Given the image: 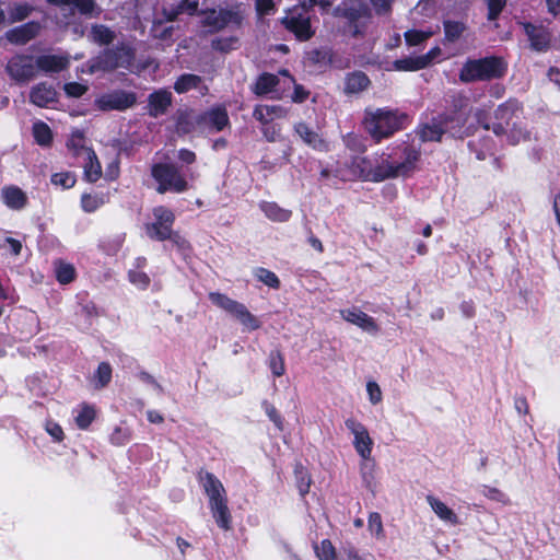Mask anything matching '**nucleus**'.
Here are the masks:
<instances>
[{
	"label": "nucleus",
	"mask_w": 560,
	"mask_h": 560,
	"mask_svg": "<svg viewBox=\"0 0 560 560\" xmlns=\"http://www.w3.org/2000/svg\"><path fill=\"white\" fill-rule=\"evenodd\" d=\"M45 431L51 436L55 442H61L65 439V433L59 423L54 420L45 422Z\"/></svg>",
	"instance_id": "nucleus-57"
},
{
	"label": "nucleus",
	"mask_w": 560,
	"mask_h": 560,
	"mask_svg": "<svg viewBox=\"0 0 560 560\" xmlns=\"http://www.w3.org/2000/svg\"><path fill=\"white\" fill-rule=\"evenodd\" d=\"M84 176L90 183L97 182L102 176L101 163L93 150H85L84 158Z\"/></svg>",
	"instance_id": "nucleus-31"
},
{
	"label": "nucleus",
	"mask_w": 560,
	"mask_h": 560,
	"mask_svg": "<svg viewBox=\"0 0 560 560\" xmlns=\"http://www.w3.org/2000/svg\"><path fill=\"white\" fill-rule=\"evenodd\" d=\"M370 85V79L361 71L350 73L346 78L345 92L347 94H358L363 92Z\"/></svg>",
	"instance_id": "nucleus-32"
},
{
	"label": "nucleus",
	"mask_w": 560,
	"mask_h": 560,
	"mask_svg": "<svg viewBox=\"0 0 560 560\" xmlns=\"http://www.w3.org/2000/svg\"><path fill=\"white\" fill-rule=\"evenodd\" d=\"M74 268L70 264L59 262L56 266V277L61 284H68L74 279Z\"/></svg>",
	"instance_id": "nucleus-49"
},
{
	"label": "nucleus",
	"mask_w": 560,
	"mask_h": 560,
	"mask_svg": "<svg viewBox=\"0 0 560 560\" xmlns=\"http://www.w3.org/2000/svg\"><path fill=\"white\" fill-rule=\"evenodd\" d=\"M135 52L129 45L121 44L115 49H106L96 58L89 60L78 69L82 73L94 74L98 71H112L117 68L128 69L133 61Z\"/></svg>",
	"instance_id": "nucleus-5"
},
{
	"label": "nucleus",
	"mask_w": 560,
	"mask_h": 560,
	"mask_svg": "<svg viewBox=\"0 0 560 560\" xmlns=\"http://www.w3.org/2000/svg\"><path fill=\"white\" fill-rule=\"evenodd\" d=\"M36 68L32 57L16 55L8 61L7 72L13 80L26 82L35 75Z\"/></svg>",
	"instance_id": "nucleus-17"
},
{
	"label": "nucleus",
	"mask_w": 560,
	"mask_h": 560,
	"mask_svg": "<svg viewBox=\"0 0 560 560\" xmlns=\"http://www.w3.org/2000/svg\"><path fill=\"white\" fill-rule=\"evenodd\" d=\"M476 126L483 128L485 130H491L492 131V122H490V115L489 113L483 108H477L474 114Z\"/></svg>",
	"instance_id": "nucleus-58"
},
{
	"label": "nucleus",
	"mask_w": 560,
	"mask_h": 560,
	"mask_svg": "<svg viewBox=\"0 0 560 560\" xmlns=\"http://www.w3.org/2000/svg\"><path fill=\"white\" fill-rule=\"evenodd\" d=\"M294 131L300 139L312 149L319 152H326L329 150L328 143L323 139V137L305 122L295 124Z\"/></svg>",
	"instance_id": "nucleus-21"
},
{
	"label": "nucleus",
	"mask_w": 560,
	"mask_h": 560,
	"mask_svg": "<svg viewBox=\"0 0 560 560\" xmlns=\"http://www.w3.org/2000/svg\"><path fill=\"white\" fill-rule=\"evenodd\" d=\"M50 182L55 186L68 189L74 186L75 176L70 172L55 173L51 175Z\"/></svg>",
	"instance_id": "nucleus-50"
},
{
	"label": "nucleus",
	"mask_w": 560,
	"mask_h": 560,
	"mask_svg": "<svg viewBox=\"0 0 560 560\" xmlns=\"http://www.w3.org/2000/svg\"><path fill=\"white\" fill-rule=\"evenodd\" d=\"M200 482L209 498V505L219 527L229 529L231 514L226 504L225 490L221 481L211 472L200 475Z\"/></svg>",
	"instance_id": "nucleus-6"
},
{
	"label": "nucleus",
	"mask_w": 560,
	"mask_h": 560,
	"mask_svg": "<svg viewBox=\"0 0 560 560\" xmlns=\"http://www.w3.org/2000/svg\"><path fill=\"white\" fill-rule=\"evenodd\" d=\"M238 38L235 36L217 37L212 40V48L221 52H229L237 48Z\"/></svg>",
	"instance_id": "nucleus-44"
},
{
	"label": "nucleus",
	"mask_w": 560,
	"mask_h": 560,
	"mask_svg": "<svg viewBox=\"0 0 560 560\" xmlns=\"http://www.w3.org/2000/svg\"><path fill=\"white\" fill-rule=\"evenodd\" d=\"M255 277L269 288L278 289L280 287V280L277 275L266 268H257L255 270Z\"/></svg>",
	"instance_id": "nucleus-48"
},
{
	"label": "nucleus",
	"mask_w": 560,
	"mask_h": 560,
	"mask_svg": "<svg viewBox=\"0 0 560 560\" xmlns=\"http://www.w3.org/2000/svg\"><path fill=\"white\" fill-rule=\"evenodd\" d=\"M442 55V50L440 47L435 46L430 49L427 54L422 55V68H425L433 63L438 57Z\"/></svg>",
	"instance_id": "nucleus-64"
},
{
	"label": "nucleus",
	"mask_w": 560,
	"mask_h": 560,
	"mask_svg": "<svg viewBox=\"0 0 560 560\" xmlns=\"http://www.w3.org/2000/svg\"><path fill=\"white\" fill-rule=\"evenodd\" d=\"M91 39L100 45H108L115 38V33L105 25H94L91 30Z\"/></svg>",
	"instance_id": "nucleus-39"
},
{
	"label": "nucleus",
	"mask_w": 560,
	"mask_h": 560,
	"mask_svg": "<svg viewBox=\"0 0 560 560\" xmlns=\"http://www.w3.org/2000/svg\"><path fill=\"white\" fill-rule=\"evenodd\" d=\"M30 101L38 107H49L57 102V91L47 82L38 83L32 88Z\"/></svg>",
	"instance_id": "nucleus-22"
},
{
	"label": "nucleus",
	"mask_w": 560,
	"mask_h": 560,
	"mask_svg": "<svg viewBox=\"0 0 560 560\" xmlns=\"http://www.w3.org/2000/svg\"><path fill=\"white\" fill-rule=\"evenodd\" d=\"M67 145L74 154L83 153L85 155V150H91L85 147V139L83 132L80 130L72 131Z\"/></svg>",
	"instance_id": "nucleus-45"
},
{
	"label": "nucleus",
	"mask_w": 560,
	"mask_h": 560,
	"mask_svg": "<svg viewBox=\"0 0 560 560\" xmlns=\"http://www.w3.org/2000/svg\"><path fill=\"white\" fill-rule=\"evenodd\" d=\"M253 116L262 125L269 124L272 120L269 115V109L265 105H257L254 109Z\"/></svg>",
	"instance_id": "nucleus-62"
},
{
	"label": "nucleus",
	"mask_w": 560,
	"mask_h": 560,
	"mask_svg": "<svg viewBox=\"0 0 560 560\" xmlns=\"http://www.w3.org/2000/svg\"><path fill=\"white\" fill-rule=\"evenodd\" d=\"M524 106L521 101L510 97L493 110L492 132L497 137H506L511 145L529 139V132L523 126Z\"/></svg>",
	"instance_id": "nucleus-2"
},
{
	"label": "nucleus",
	"mask_w": 560,
	"mask_h": 560,
	"mask_svg": "<svg viewBox=\"0 0 560 560\" xmlns=\"http://www.w3.org/2000/svg\"><path fill=\"white\" fill-rule=\"evenodd\" d=\"M368 527L372 535L381 537L383 535L382 517L378 513L373 512L369 515Z\"/></svg>",
	"instance_id": "nucleus-56"
},
{
	"label": "nucleus",
	"mask_w": 560,
	"mask_h": 560,
	"mask_svg": "<svg viewBox=\"0 0 560 560\" xmlns=\"http://www.w3.org/2000/svg\"><path fill=\"white\" fill-rule=\"evenodd\" d=\"M128 279L132 285L139 290L148 289L151 280L143 270L130 269L128 271Z\"/></svg>",
	"instance_id": "nucleus-47"
},
{
	"label": "nucleus",
	"mask_w": 560,
	"mask_h": 560,
	"mask_svg": "<svg viewBox=\"0 0 560 560\" xmlns=\"http://www.w3.org/2000/svg\"><path fill=\"white\" fill-rule=\"evenodd\" d=\"M153 222L145 224L147 235L156 241H164L172 236L175 215L172 210L159 206L153 209Z\"/></svg>",
	"instance_id": "nucleus-12"
},
{
	"label": "nucleus",
	"mask_w": 560,
	"mask_h": 560,
	"mask_svg": "<svg viewBox=\"0 0 560 560\" xmlns=\"http://www.w3.org/2000/svg\"><path fill=\"white\" fill-rule=\"evenodd\" d=\"M340 315L346 322L358 326L369 334H376L378 331V326L374 318L358 307L341 310Z\"/></svg>",
	"instance_id": "nucleus-20"
},
{
	"label": "nucleus",
	"mask_w": 560,
	"mask_h": 560,
	"mask_svg": "<svg viewBox=\"0 0 560 560\" xmlns=\"http://www.w3.org/2000/svg\"><path fill=\"white\" fill-rule=\"evenodd\" d=\"M198 7L199 0H180L176 4L163 8V15L167 21H173L180 14H196L198 12Z\"/></svg>",
	"instance_id": "nucleus-26"
},
{
	"label": "nucleus",
	"mask_w": 560,
	"mask_h": 560,
	"mask_svg": "<svg viewBox=\"0 0 560 560\" xmlns=\"http://www.w3.org/2000/svg\"><path fill=\"white\" fill-rule=\"evenodd\" d=\"M261 131H262L264 137L269 142H275V141L279 140V138H280V128L277 125L266 124V125H264Z\"/></svg>",
	"instance_id": "nucleus-61"
},
{
	"label": "nucleus",
	"mask_w": 560,
	"mask_h": 560,
	"mask_svg": "<svg viewBox=\"0 0 560 560\" xmlns=\"http://www.w3.org/2000/svg\"><path fill=\"white\" fill-rule=\"evenodd\" d=\"M470 109L459 106L454 107L450 112H445L439 115L440 122L443 124L444 131L452 138L464 139L475 135L477 126L475 124H468Z\"/></svg>",
	"instance_id": "nucleus-10"
},
{
	"label": "nucleus",
	"mask_w": 560,
	"mask_h": 560,
	"mask_svg": "<svg viewBox=\"0 0 560 560\" xmlns=\"http://www.w3.org/2000/svg\"><path fill=\"white\" fill-rule=\"evenodd\" d=\"M427 501L440 520L452 525L458 524V516L456 515V513L440 499L433 495H428Z\"/></svg>",
	"instance_id": "nucleus-30"
},
{
	"label": "nucleus",
	"mask_w": 560,
	"mask_h": 560,
	"mask_svg": "<svg viewBox=\"0 0 560 560\" xmlns=\"http://www.w3.org/2000/svg\"><path fill=\"white\" fill-rule=\"evenodd\" d=\"M439 120L440 117L436 116L432 119L431 124L422 125V142L441 141L442 136L446 135L443 124Z\"/></svg>",
	"instance_id": "nucleus-34"
},
{
	"label": "nucleus",
	"mask_w": 560,
	"mask_h": 560,
	"mask_svg": "<svg viewBox=\"0 0 560 560\" xmlns=\"http://www.w3.org/2000/svg\"><path fill=\"white\" fill-rule=\"evenodd\" d=\"M366 392L371 404L376 405L382 401V390L376 382L369 381L366 383Z\"/></svg>",
	"instance_id": "nucleus-60"
},
{
	"label": "nucleus",
	"mask_w": 560,
	"mask_h": 560,
	"mask_svg": "<svg viewBox=\"0 0 560 560\" xmlns=\"http://www.w3.org/2000/svg\"><path fill=\"white\" fill-rule=\"evenodd\" d=\"M383 69L386 71H417L420 69V56L415 50L393 62H386Z\"/></svg>",
	"instance_id": "nucleus-27"
},
{
	"label": "nucleus",
	"mask_w": 560,
	"mask_h": 560,
	"mask_svg": "<svg viewBox=\"0 0 560 560\" xmlns=\"http://www.w3.org/2000/svg\"><path fill=\"white\" fill-rule=\"evenodd\" d=\"M107 202L104 194H84L81 197V207L85 212H94Z\"/></svg>",
	"instance_id": "nucleus-38"
},
{
	"label": "nucleus",
	"mask_w": 560,
	"mask_h": 560,
	"mask_svg": "<svg viewBox=\"0 0 560 560\" xmlns=\"http://www.w3.org/2000/svg\"><path fill=\"white\" fill-rule=\"evenodd\" d=\"M33 137L35 142L40 147H48L52 141V131L50 127L42 121L37 120L33 124L32 127Z\"/></svg>",
	"instance_id": "nucleus-36"
},
{
	"label": "nucleus",
	"mask_w": 560,
	"mask_h": 560,
	"mask_svg": "<svg viewBox=\"0 0 560 560\" xmlns=\"http://www.w3.org/2000/svg\"><path fill=\"white\" fill-rule=\"evenodd\" d=\"M282 23L299 40H307L314 35L310 13L304 7L289 10L282 19Z\"/></svg>",
	"instance_id": "nucleus-13"
},
{
	"label": "nucleus",
	"mask_w": 560,
	"mask_h": 560,
	"mask_svg": "<svg viewBox=\"0 0 560 560\" xmlns=\"http://www.w3.org/2000/svg\"><path fill=\"white\" fill-rule=\"evenodd\" d=\"M508 69V62L500 56L468 58L460 68L458 78L463 83L492 81L505 77Z\"/></svg>",
	"instance_id": "nucleus-4"
},
{
	"label": "nucleus",
	"mask_w": 560,
	"mask_h": 560,
	"mask_svg": "<svg viewBox=\"0 0 560 560\" xmlns=\"http://www.w3.org/2000/svg\"><path fill=\"white\" fill-rule=\"evenodd\" d=\"M203 26L210 27L211 31H220L225 27L237 28L242 25L246 7L243 3H235L221 8L220 10H208L202 12Z\"/></svg>",
	"instance_id": "nucleus-8"
},
{
	"label": "nucleus",
	"mask_w": 560,
	"mask_h": 560,
	"mask_svg": "<svg viewBox=\"0 0 560 560\" xmlns=\"http://www.w3.org/2000/svg\"><path fill=\"white\" fill-rule=\"evenodd\" d=\"M314 551L318 560H337L336 549L329 539L314 544Z\"/></svg>",
	"instance_id": "nucleus-41"
},
{
	"label": "nucleus",
	"mask_w": 560,
	"mask_h": 560,
	"mask_svg": "<svg viewBox=\"0 0 560 560\" xmlns=\"http://www.w3.org/2000/svg\"><path fill=\"white\" fill-rule=\"evenodd\" d=\"M408 117L397 109L373 108L364 112L363 128L371 139L380 143L405 128Z\"/></svg>",
	"instance_id": "nucleus-3"
},
{
	"label": "nucleus",
	"mask_w": 560,
	"mask_h": 560,
	"mask_svg": "<svg viewBox=\"0 0 560 560\" xmlns=\"http://www.w3.org/2000/svg\"><path fill=\"white\" fill-rule=\"evenodd\" d=\"M70 59L67 52L40 55L36 58V67L46 73L60 72L70 66Z\"/></svg>",
	"instance_id": "nucleus-19"
},
{
	"label": "nucleus",
	"mask_w": 560,
	"mask_h": 560,
	"mask_svg": "<svg viewBox=\"0 0 560 560\" xmlns=\"http://www.w3.org/2000/svg\"><path fill=\"white\" fill-rule=\"evenodd\" d=\"M40 31V24L37 22H28L21 26L14 27L5 33L7 39L15 45H24Z\"/></svg>",
	"instance_id": "nucleus-23"
},
{
	"label": "nucleus",
	"mask_w": 560,
	"mask_h": 560,
	"mask_svg": "<svg viewBox=\"0 0 560 560\" xmlns=\"http://www.w3.org/2000/svg\"><path fill=\"white\" fill-rule=\"evenodd\" d=\"M269 368L271 370V373L277 377L282 376L284 374V360L280 352H271L269 357Z\"/></svg>",
	"instance_id": "nucleus-53"
},
{
	"label": "nucleus",
	"mask_w": 560,
	"mask_h": 560,
	"mask_svg": "<svg viewBox=\"0 0 560 560\" xmlns=\"http://www.w3.org/2000/svg\"><path fill=\"white\" fill-rule=\"evenodd\" d=\"M508 0H486L487 4V20L497 21L506 7Z\"/></svg>",
	"instance_id": "nucleus-51"
},
{
	"label": "nucleus",
	"mask_w": 560,
	"mask_h": 560,
	"mask_svg": "<svg viewBox=\"0 0 560 560\" xmlns=\"http://www.w3.org/2000/svg\"><path fill=\"white\" fill-rule=\"evenodd\" d=\"M3 203L12 210H22L27 203L26 194L18 186L8 185L1 189Z\"/></svg>",
	"instance_id": "nucleus-24"
},
{
	"label": "nucleus",
	"mask_w": 560,
	"mask_h": 560,
	"mask_svg": "<svg viewBox=\"0 0 560 560\" xmlns=\"http://www.w3.org/2000/svg\"><path fill=\"white\" fill-rule=\"evenodd\" d=\"M137 102L136 94L122 90H115L98 96L95 106L101 110H125Z\"/></svg>",
	"instance_id": "nucleus-14"
},
{
	"label": "nucleus",
	"mask_w": 560,
	"mask_h": 560,
	"mask_svg": "<svg viewBox=\"0 0 560 560\" xmlns=\"http://www.w3.org/2000/svg\"><path fill=\"white\" fill-rule=\"evenodd\" d=\"M406 161L396 163L389 153L374 154L370 158H354L351 163L352 173L365 182L378 183L388 178L405 175L417 160L415 152L405 151Z\"/></svg>",
	"instance_id": "nucleus-1"
},
{
	"label": "nucleus",
	"mask_w": 560,
	"mask_h": 560,
	"mask_svg": "<svg viewBox=\"0 0 560 560\" xmlns=\"http://www.w3.org/2000/svg\"><path fill=\"white\" fill-rule=\"evenodd\" d=\"M360 477L362 485L370 491H374L376 487V464L372 457L361 458Z\"/></svg>",
	"instance_id": "nucleus-28"
},
{
	"label": "nucleus",
	"mask_w": 560,
	"mask_h": 560,
	"mask_svg": "<svg viewBox=\"0 0 560 560\" xmlns=\"http://www.w3.org/2000/svg\"><path fill=\"white\" fill-rule=\"evenodd\" d=\"M151 175L158 183L160 194L166 191L182 194L189 189V183L179 167L173 163H155L151 167Z\"/></svg>",
	"instance_id": "nucleus-7"
},
{
	"label": "nucleus",
	"mask_w": 560,
	"mask_h": 560,
	"mask_svg": "<svg viewBox=\"0 0 560 560\" xmlns=\"http://www.w3.org/2000/svg\"><path fill=\"white\" fill-rule=\"evenodd\" d=\"M209 299L215 306L234 316L241 323L244 330L252 331L260 328V320L244 304L219 292H211Z\"/></svg>",
	"instance_id": "nucleus-11"
},
{
	"label": "nucleus",
	"mask_w": 560,
	"mask_h": 560,
	"mask_svg": "<svg viewBox=\"0 0 560 560\" xmlns=\"http://www.w3.org/2000/svg\"><path fill=\"white\" fill-rule=\"evenodd\" d=\"M112 380V368L107 362L100 363L95 374L94 382L96 388L105 387Z\"/></svg>",
	"instance_id": "nucleus-43"
},
{
	"label": "nucleus",
	"mask_w": 560,
	"mask_h": 560,
	"mask_svg": "<svg viewBox=\"0 0 560 560\" xmlns=\"http://www.w3.org/2000/svg\"><path fill=\"white\" fill-rule=\"evenodd\" d=\"M278 84H279V78L277 75L270 74V73H264L256 81L255 93L257 95L276 93Z\"/></svg>",
	"instance_id": "nucleus-35"
},
{
	"label": "nucleus",
	"mask_w": 560,
	"mask_h": 560,
	"mask_svg": "<svg viewBox=\"0 0 560 560\" xmlns=\"http://www.w3.org/2000/svg\"><path fill=\"white\" fill-rule=\"evenodd\" d=\"M346 428L353 435V446L361 458L371 457L373 440L364 424L353 418H349L345 422Z\"/></svg>",
	"instance_id": "nucleus-15"
},
{
	"label": "nucleus",
	"mask_w": 560,
	"mask_h": 560,
	"mask_svg": "<svg viewBox=\"0 0 560 560\" xmlns=\"http://www.w3.org/2000/svg\"><path fill=\"white\" fill-rule=\"evenodd\" d=\"M32 12V8L27 3L16 4L10 11L11 22H18L26 19Z\"/></svg>",
	"instance_id": "nucleus-55"
},
{
	"label": "nucleus",
	"mask_w": 560,
	"mask_h": 560,
	"mask_svg": "<svg viewBox=\"0 0 560 560\" xmlns=\"http://www.w3.org/2000/svg\"><path fill=\"white\" fill-rule=\"evenodd\" d=\"M94 418H95L94 408L91 406L84 405L77 410L74 420H75L77 425L80 429L84 430L92 423Z\"/></svg>",
	"instance_id": "nucleus-42"
},
{
	"label": "nucleus",
	"mask_w": 560,
	"mask_h": 560,
	"mask_svg": "<svg viewBox=\"0 0 560 560\" xmlns=\"http://www.w3.org/2000/svg\"><path fill=\"white\" fill-rule=\"evenodd\" d=\"M202 119L213 127L215 131H221L229 124L228 112L222 106L211 108L202 116Z\"/></svg>",
	"instance_id": "nucleus-33"
},
{
	"label": "nucleus",
	"mask_w": 560,
	"mask_h": 560,
	"mask_svg": "<svg viewBox=\"0 0 560 560\" xmlns=\"http://www.w3.org/2000/svg\"><path fill=\"white\" fill-rule=\"evenodd\" d=\"M335 12L347 20V31L351 35L359 36L365 33L371 19L370 9L365 2L347 0L339 4Z\"/></svg>",
	"instance_id": "nucleus-9"
},
{
	"label": "nucleus",
	"mask_w": 560,
	"mask_h": 560,
	"mask_svg": "<svg viewBox=\"0 0 560 560\" xmlns=\"http://www.w3.org/2000/svg\"><path fill=\"white\" fill-rule=\"evenodd\" d=\"M482 494L491 501H495V502L502 503L504 505L510 504L509 497L499 488L483 486Z\"/></svg>",
	"instance_id": "nucleus-52"
},
{
	"label": "nucleus",
	"mask_w": 560,
	"mask_h": 560,
	"mask_svg": "<svg viewBox=\"0 0 560 560\" xmlns=\"http://www.w3.org/2000/svg\"><path fill=\"white\" fill-rule=\"evenodd\" d=\"M524 32L527 35L532 49L536 51H547L551 44V32L544 25H535L530 22L523 24Z\"/></svg>",
	"instance_id": "nucleus-18"
},
{
	"label": "nucleus",
	"mask_w": 560,
	"mask_h": 560,
	"mask_svg": "<svg viewBox=\"0 0 560 560\" xmlns=\"http://www.w3.org/2000/svg\"><path fill=\"white\" fill-rule=\"evenodd\" d=\"M262 409L266 412L269 420L276 425V428L279 431H282L283 430V419L280 416V413L278 412V410L276 409V407L268 401H264Z\"/></svg>",
	"instance_id": "nucleus-54"
},
{
	"label": "nucleus",
	"mask_w": 560,
	"mask_h": 560,
	"mask_svg": "<svg viewBox=\"0 0 560 560\" xmlns=\"http://www.w3.org/2000/svg\"><path fill=\"white\" fill-rule=\"evenodd\" d=\"M256 11L259 15L271 14L275 11L272 0H255Z\"/></svg>",
	"instance_id": "nucleus-63"
},
{
	"label": "nucleus",
	"mask_w": 560,
	"mask_h": 560,
	"mask_svg": "<svg viewBox=\"0 0 560 560\" xmlns=\"http://www.w3.org/2000/svg\"><path fill=\"white\" fill-rule=\"evenodd\" d=\"M63 90L69 97H81L88 91V85L79 82H69L65 84Z\"/></svg>",
	"instance_id": "nucleus-59"
},
{
	"label": "nucleus",
	"mask_w": 560,
	"mask_h": 560,
	"mask_svg": "<svg viewBox=\"0 0 560 560\" xmlns=\"http://www.w3.org/2000/svg\"><path fill=\"white\" fill-rule=\"evenodd\" d=\"M482 142H483V149H477V143L475 141L468 142V148L470 149L471 152H475L476 158L479 161H483L488 156H491L494 154L493 150H494L495 144H494L493 139L491 137H485L482 139Z\"/></svg>",
	"instance_id": "nucleus-40"
},
{
	"label": "nucleus",
	"mask_w": 560,
	"mask_h": 560,
	"mask_svg": "<svg viewBox=\"0 0 560 560\" xmlns=\"http://www.w3.org/2000/svg\"><path fill=\"white\" fill-rule=\"evenodd\" d=\"M465 31V25L457 21H445L444 22V34L445 38L450 42L457 40Z\"/></svg>",
	"instance_id": "nucleus-46"
},
{
	"label": "nucleus",
	"mask_w": 560,
	"mask_h": 560,
	"mask_svg": "<svg viewBox=\"0 0 560 560\" xmlns=\"http://www.w3.org/2000/svg\"><path fill=\"white\" fill-rule=\"evenodd\" d=\"M172 103V94L167 90H159L149 96V113L153 117L163 115Z\"/></svg>",
	"instance_id": "nucleus-25"
},
{
	"label": "nucleus",
	"mask_w": 560,
	"mask_h": 560,
	"mask_svg": "<svg viewBox=\"0 0 560 560\" xmlns=\"http://www.w3.org/2000/svg\"><path fill=\"white\" fill-rule=\"evenodd\" d=\"M49 3L58 5L61 10V14L65 19L62 22L65 25L70 23L69 19L74 14V10L78 9L81 14L86 16H96L100 13L94 0H47Z\"/></svg>",
	"instance_id": "nucleus-16"
},
{
	"label": "nucleus",
	"mask_w": 560,
	"mask_h": 560,
	"mask_svg": "<svg viewBox=\"0 0 560 560\" xmlns=\"http://www.w3.org/2000/svg\"><path fill=\"white\" fill-rule=\"evenodd\" d=\"M201 85V78L196 74L186 73L180 75L174 84V90L177 93H185L192 89H199Z\"/></svg>",
	"instance_id": "nucleus-37"
},
{
	"label": "nucleus",
	"mask_w": 560,
	"mask_h": 560,
	"mask_svg": "<svg viewBox=\"0 0 560 560\" xmlns=\"http://www.w3.org/2000/svg\"><path fill=\"white\" fill-rule=\"evenodd\" d=\"M259 209L269 220L275 222H287L292 215L291 210L284 209L278 203L271 201H261L259 203Z\"/></svg>",
	"instance_id": "nucleus-29"
}]
</instances>
